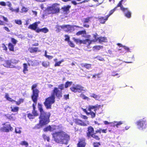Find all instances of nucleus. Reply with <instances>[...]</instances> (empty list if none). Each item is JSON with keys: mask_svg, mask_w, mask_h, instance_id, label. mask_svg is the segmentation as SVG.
I'll use <instances>...</instances> for the list:
<instances>
[{"mask_svg": "<svg viewBox=\"0 0 147 147\" xmlns=\"http://www.w3.org/2000/svg\"><path fill=\"white\" fill-rule=\"evenodd\" d=\"M38 107L40 112L39 117V124L37 125V127L39 128L43 125L47 124L50 122L51 114L50 112H47L44 111L42 104L38 103Z\"/></svg>", "mask_w": 147, "mask_h": 147, "instance_id": "nucleus-1", "label": "nucleus"}, {"mask_svg": "<svg viewBox=\"0 0 147 147\" xmlns=\"http://www.w3.org/2000/svg\"><path fill=\"white\" fill-rule=\"evenodd\" d=\"M54 140L57 143L66 144L70 137L67 133L63 131L55 132L52 134Z\"/></svg>", "mask_w": 147, "mask_h": 147, "instance_id": "nucleus-2", "label": "nucleus"}, {"mask_svg": "<svg viewBox=\"0 0 147 147\" xmlns=\"http://www.w3.org/2000/svg\"><path fill=\"white\" fill-rule=\"evenodd\" d=\"M96 130L94 132V129L91 126H88L87 128V132L86 133V137L88 138H92L97 140H99L100 139L99 136L97 135Z\"/></svg>", "mask_w": 147, "mask_h": 147, "instance_id": "nucleus-3", "label": "nucleus"}, {"mask_svg": "<svg viewBox=\"0 0 147 147\" xmlns=\"http://www.w3.org/2000/svg\"><path fill=\"white\" fill-rule=\"evenodd\" d=\"M37 86L36 84H33L31 86V90H32V93L31 98L33 103H37V101L39 96V94L40 91L36 88Z\"/></svg>", "mask_w": 147, "mask_h": 147, "instance_id": "nucleus-4", "label": "nucleus"}, {"mask_svg": "<svg viewBox=\"0 0 147 147\" xmlns=\"http://www.w3.org/2000/svg\"><path fill=\"white\" fill-rule=\"evenodd\" d=\"M55 102V98L51 95L45 99L44 104L47 109H51L52 105Z\"/></svg>", "mask_w": 147, "mask_h": 147, "instance_id": "nucleus-5", "label": "nucleus"}, {"mask_svg": "<svg viewBox=\"0 0 147 147\" xmlns=\"http://www.w3.org/2000/svg\"><path fill=\"white\" fill-rule=\"evenodd\" d=\"M59 4L55 3L53 4L51 6H49L48 9L49 11H51L53 14L59 13L60 12V9L59 7Z\"/></svg>", "mask_w": 147, "mask_h": 147, "instance_id": "nucleus-6", "label": "nucleus"}, {"mask_svg": "<svg viewBox=\"0 0 147 147\" xmlns=\"http://www.w3.org/2000/svg\"><path fill=\"white\" fill-rule=\"evenodd\" d=\"M138 129H143L146 127V121L144 118L137 121L136 123Z\"/></svg>", "mask_w": 147, "mask_h": 147, "instance_id": "nucleus-7", "label": "nucleus"}, {"mask_svg": "<svg viewBox=\"0 0 147 147\" xmlns=\"http://www.w3.org/2000/svg\"><path fill=\"white\" fill-rule=\"evenodd\" d=\"M51 95L53 96L55 98L56 97L57 98H59L62 96V92L59 90L58 88L55 87L52 90V93Z\"/></svg>", "mask_w": 147, "mask_h": 147, "instance_id": "nucleus-8", "label": "nucleus"}, {"mask_svg": "<svg viewBox=\"0 0 147 147\" xmlns=\"http://www.w3.org/2000/svg\"><path fill=\"white\" fill-rule=\"evenodd\" d=\"M5 97L7 100L10 102H15L16 104L17 105H19L23 103L24 100V99L23 98H20L18 99V101H16L9 97L8 94L7 93L5 94Z\"/></svg>", "mask_w": 147, "mask_h": 147, "instance_id": "nucleus-9", "label": "nucleus"}, {"mask_svg": "<svg viewBox=\"0 0 147 147\" xmlns=\"http://www.w3.org/2000/svg\"><path fill=\"white\" fill-rule=\"evenodd\" d=\"M84 88L80 85L77 84L76 85L72 86L70 88V89L71 91L74 92H81L83 90Z\"/></svg>", "mask_w": 147, "mask_h": 147, "instance_id": "nucleus-10", "label": "nucleus"}, {"mask_svg": "<svg viewBox=\"0 0 147 147\" xmlns=\"http://www.w3.org/2000/svg\"><path fill=\"white\" fill-rule=\"evenodd\" d=\"M18 63L17 60L15 59H11V60H6L5 61V63L3 65L4 66L7 67H10L12 64H15Z\"/></svg>", "mask_w": 147, "mask_h": 147, "instance_id": "nucleus-11", "label": "nucleus"}, {"mask_svg": "<svg viewBox=\"0 0 147 147\" xmlns=\"http://www.w3.org/2000/svg\"><path fill=\"white\" fill-rule=\"evenodd\" d=\"M13 129L12 127L9 124H4V125L1 128L2 131L6 132L12 131Z\"/></svg>", "mask_w": 147, "mask_h": 147, "instance_id": "nucleus-12", "label": "nucleus"}, {"mask_svg": "<svg viewBox=\"0 0 147 147\" xmlns=\"http://www.w3.org/2000/svg\"><path fill=\"white\" fill-rule=\"evenodd\" d=\"M75 122L76 124L82 126H86L89 125L88 121L86 123L84 121L78 119H75Z\"/></svg>", "mask_w": 147, "mask_h": 147, "instance_id": "nucleus-13", "label": "nucleus"}, {"mask_svg": "<svg viewBox=\"0 0 147 147\" xmlns=\"http://www.w3.org/2000/svg\"><path fill=\"white\" fill-rule=\"evenodd\" d=\"M85 140L84 138H82L79 139L77 144V147H85L86 144Z\"/></svg>", "mask_w": 147, "mask_h": 147, "instance_id": "nucleus-14", "label": "nucleus"}, {"mask_svg": "<svg viewBox=\"0 0 147 147\" xmlns=\"http://www.w3.org/2000/svg\"><path fill=\"white\" fill-rule=\"evenodd\" d=\"M102 106L100 105H96L94 106L89 105L88 106V110L90 111H92V110L94 109V111H96L97 110H99Z\"/></svg>", "mask_w": 147, "mask_h": 147, "instance_id": "nucleus-15", "label": "nucleus"}, {"mask_svg": "<svg viewBox=\"0 0 147 147\" xmlns=\"http://www.w3.org/2000/svg\"><path fill=\"white\" fill-rule=\"evenodd\" d=\"M28 50L31 53H36L40 52L41 50H40L38 47H31L29 48Z\"/></svg>", "mask_w": 147, "mask_h": 147, "instance_id": "nucleus-16", "label": "nucleus"}, {"mask_svg": "<svg viewBox=\"0 0 147 147\" xmlns=\"http://www.w3.org/2000/svg\"><path fill=\"white\" fill-rule=\"evenodd\" d=\"M71 8V6L69 5H64L61 7L63 12L65 14H67L70 12L69 9Z\"/></svg>", "mask_w": 147, "mask_h": 147, "instance_id": "nucleus-17", "label": "nucleus"}, {"mask_svg": "<svg viewBox=\"0 0 147 147\" xmlns=\"http://www.w3.org/2000/svg\"><path fill=\"white\" fill-rule=\"evenodd\" d=\"M123 0H121L117 4V6L115 7H116V9L118 7H120V9L123 12H125L127 10L128 8H124L122 5V3L123 1Z\"/></svg>", "mask_w": 147, "mask_h": 147, "instance_id": "nucleus-18", "label": "nucleus"}, {"mask_svg": "<svg viewBox=\"0 0 147 147\" xmlns=\"http://www.w3.org/2000/svg\"><path fill=\"white\" fill-rule=\"evenodd\" d=\"M109 17L107 15L105 16V17H98V19L100 23L102 24H104L105 22L108 20Z\"/></svg>", "mask_w": 147, "mask_h": 147, "instance_id": "nucleus-19", "label": "nucleus"}, {"mask_svg": "<svg viewBox=\"0 0 147 147\" xmlns=\"http://www.w3.org/2000/svg\"><path fill=\"white\" fill-rule=\"evenodd\" d=\"M37 103H33L32 105L33 110L32 111V113L35 116H37L38 115V113L37 110H36V106Z\"/></svg>", "mask_w": 147, "mask_h": 147, "instance_id": "nucleus-20", "label": "nucleus"}, {"mask_svg": "<svg viewBox=\"0 0 147 147\" xmlns=\"http://www.w3.org/2000/svg\"><path fill=\"white\" fill-rule=\"evenodd\" d=\"M93 40H90L89 39H86L82 40V44L84 45H87V48L88 49L90 48V45L92 43Z\"/></svg>", "mask_w": 147, "mask_h": 147, "instance_id": "nucleus-21", "label": "nucleus"}, {"mask_svg": "<svg viewBox=\"0 0 147 147\" xmlns=\"http://www.w3.org/2000/svg\"><path fill=\"white\" fill-rule=\"evenodd\" d=\"M16 114H7L5 115L6 118L10 120L14 121L16 117L15 116Z\"/></svg>", "mask_w": 147, "mask_h": 147, "instance_id": "nucleus-22", "label": "nucleus"}, {"mask_svg": "<svg viewBox=\"0 0 147 147\" xmlns=\"http://www.w3.org/2000/svg\"><path fill=\"white\" fill-rule=\"evenodd\" d=\"M96 40H98L100 43L107 42V38L105 37L100 36Z\"/></svg>", "mask_w": 147, "mask_h": 147, "instance_id": "nucleus-23", "label": "nucleus"}, {"mask_svg": "<svg viewBox=\"0 0 147 147\" xmlns=\"http://www.w3.org/2000/svg\"><path fill=\"white\" fill-rule=\"evenodd\" d=\"M38 25L36 22H35L32 24H30L28 27V28L31 29L35 30L36 29Z\"/></svg>", "mask_w": 147, "mask_h": 147, "instance_id": "nucleus-24", "label": "nucleus"}, {"mask_svg": "<svg viewBox=\"0 0 147 147\" xmlns=\"http://www.w3.org/2000/svg\"><path fill=\"white\" fill-rule=\"evenodd\" d=\"M11 111L13 113H18L19 110V108L17 106L10 107Z\"/></svg>", "mask_w": 147, "mask_h": 147, "instance_id": "nucleus-25", "label": "nucleus"}, {"mask_svg": "<svg viewBox=\"0 0 147 147\" xmlns=\"http://www.w3.org/2000/svg\"><path fill=\"white\" fill-rule=\"evenodd\" d=\"M101 96L97 95L96 94L93 93L90 95V97L94 98L96 100H99Z\"/></svg>", "mask_w": 147, "mask_h": 147, "instance_id": "nucleus-26", "label": "nucleus"}, {"mask_svg": "<svg viewBox=\"0 0 147 147\" xmlns=\"http://www.w3.org/2000/svg\"><path fill=\"white\" fill-rule=\"evenodd\" d=\"M23 72L24 74H26L28 71V67L26 63H24L23 64Z\"/></svg>", "mask_w": 147, "mask_h": 147, "instance_id": "nucleus-27", "label": "nucleus"}, {"mask_svg": "<svg viewBox=\"0 0 147 147\" xmlns=\"http://www.w3.org/2000/svg\"><path fill=\"white\" fill-rule=\"evenodd\" d=\"M81 65L82 67H84L88 69L91 68V64L88 63H82L81 64Z\"/></svg>", "mask_w": 147, "mask_h": 147, "instance_id": "nucleus-28", "label": "nucleus"}, {"mask_svg": "<svg viewBox=\"0 0 147 147\" xmlns=\"http://www.w3.org/2000/svg\"><path fill=\"white\" fill-rule=\"evenodd\" d=\"M8 48L10 51L13 52L14 51V46L11 43H9L8 44Z\"/></svg>", "mask_w": 147, "mask_h": 147, "instance_id": "nucleus-29", "label": "nucleus"}, {"mask_svg": "<svg viewBox=\"0 0 147 147\" xmlns=\"http://www.w3.org/2000/svg\"><path fill=\"white\" fill-rule=\"evenodd\" d=\"M28 65L29 66H34L36 65V63H35V62L34 61H32L31 60H28L27 61Z\"/></svg>", "mask_w": 147, "mask_h": 147, "instance_id": "nucleus-30", "label": "nucleus"}, {"mask_svg": "<svg viewBox=\"0 0 147 147\" xmlns=\"http://www.w3.org/2000/svg\"><path fill=\"white\" fill-rule=\"evenodd\" d=\"M73 40L77 44H82V40H80L78 38H73Z\"/></svg>", "mask_w": 147, "mask_h": 147, "instance_id": "nucleus-31", "label": "nucleus"}, {"mask_svg": "<svg viewBox=\"0 0 147 147\" xmlns=\"http://www.w3.org/2000/svg\"><path fill=\"white\" fill-rule=\"evenodd\" d=\"M86 32L85 30L80 31L77 32L76 35L77 36H79L82 35H86Z\"/></svg>", "mask_w": 147, "mask_h": 147, "instance_id": "nucleus-32", "label": "nucleus"}, {"mask_svg": "<svg viewBox=\"0 0 147 147\" xmlns=\"http://www.w3.org/2000/svg\"><path fill=\"white\" fill-rule=\"evenodd\" d=\"M53 130V129L52 128L51 126L50 125L45 127L44 129V131H52Z\"/></svg>", "mask_w": 147, "mask_h": 147, "instance_id": "nucleus-33", "label": "nucleus"}, {"mask_svg": "<svg viewBox=\"0 0 147 147\" xmlns=\"http://www.w3.org/2000/svg\"><path fill=\"white\" fill-rule=\"evenodd\" d=\"M107 129H102L101 128H99V129H97L96 130V133L100 134L101 132L105 133L107 132Z\"/></svg>", "mask_w": 147, "mask_h": 147, "instance_id": "nucleus-34", "label": "nucleus"}, {"mask_svg": "<svg viewBox=\"0 0 147 147\" xmlns=\"http://www.w3.org/2000/svg\"><path fill=\"white\" fill-rule=\"evenodd\" d=\"M42 65L45 67H47L49 66V63L48 61H44L42 62Z\"/></svg>", "mask_w": 147, "mask_h": 147, "instance_id": "nucleus-35", "label": "nucleus"}, {"mask_svg": "<svg viewBox=\"0 0 147 147\" xmlns=\"http://www.w3.org/2000/svg\"><path fill=\"white\" fill-rule=\"evenodd\" d=\"M125 12H127L124 13L125 16L127 18H130L131 16V14L130 11L128 10V9L127 11H125Z\"/></svg>", "mask_w": 147, "mask_h": 147, "instance_id": "nucleus-36", "label": "nucleus"}, {"mask_svg": "<svg viewBox=\"0 0 147 147\" xmlns=\"http://www.w3.org/2000/svg\"><path fill=\"white\" fill-rule=\"evenodd\" d=\"M103 48V46L101 45H96L93 47L94 50H99L100 49H102Z\"/></svg>", "mask_w": 147, "mask_h": 147, "instance_id": "nucleus-37", "label": "nucleus"}, {"mask_svg": "<svg viewBox=\"0 0 147 147\" xmlns=\"http://www.w3.org/2000/svg\"><path fill=\"white\" fill-rule=\"evenodd\" d=\"M116 7H115L113 9L111 10L109 12V13L108 15H107V16L109 17L114 12V11L117 10Z\"/></svg>", "mask_w": 147, "mask_h": 147, "instance_id": "nucleus-38", "label": "nucleus"}, {"mask_svg": "<svg viewBox=\"0 0 147 147\" xmlns=\"http://www.w3.org/2000/svg\"><path fill=\"white\" fill-rule=\"evenodd\" d=\"M64 61V60L62 59L61 60L55 63L54 64V66L55 67L60 66L61 63Z\"/></svg>", "mask_w": 147, "mask_h": 147, "instance_id": "nucleus-39", "label": "nucleus"}, {"mask_svg": "<svg viewBox=\"0 0 147 147\" xmlns=\"http://www.w3.org/2000/svg\"><path fill=\"white\" fill-rule=\"evenodd\" d=\"M96 111H95V112H93L92 111H90V112H88L89 115H90L91 116V117L92 118H94L96 116Z\"/></svg>", "mask_w": 147, "mask_h": 147, "instance_id": "nucleus-40", "label": "nucleus"}, {"mask_svg": "<svg viewBox=\"0 0 147 147\" xmlns=\"http://www.w3.org/2000/svg\"><path fill=\"white\" fill-rule=\"evenodd\" d=\"M72 82L67 81L65 83V88H67L69 86H70L72 84Z\"/></svg>", "mask_w": 147, "mask_h": 147, "instance_id": "nucleus-41", "label": "nucleus"}, {"mask_svg": "<svg viewBox=\"0 0 147 147\" xmlns=\"http://www.w3.org/2000/svg\"><path fill=\"white\" fill-rule=\"evenodd\" d=\"M27 117L30 119L34 118L35 116L32 113H29L27 114Z\"/></svg>", "mask_w": 147, "mask_h": 147, "instance_id": "nucleus-42", "label": "nucleus"}, {"mask_svg": "<svg viewBox=\"0 0 147 147\" xmlns=\"http://www.w3.org/2000/svg\"><path fill=\"white\" fill-rule=\"evenodd\" d=\"M91 18V17H88L84 19L83 22L84 23L88 22L90 20V19Z\"/></svg>", "mask_w": 147, "mask_h": 147, "instance_id": "nucleus-43", "label": "nucleus"}, {"mask_svg": "<svg viewBox=\"0 0 147 147\" xmlns=\"http://www.w3.org/2000/svg\"><path fill=\"white\" fill-rule=\"evenodd\" d=\"M93 147H99V146L100 145L99 142H94L93 143Z\"/></svg>", "mask_w": 147, "mask_h": 147, "instance_id": "nucleus-44", "label": "nucleus"}, {"mask_svg": "<svg viewBox=\"0 0 147 147\" xmlns=\"http://www.w3.org/2000/svg\"><path fill=\"white\" fill-rule=\"evenodd\" d=\"M69 25H63L62 26H57V28H61L62 29H64L67 28V26H69Z\"/></svg>", "mask_w": 147, "mask_h": 147, "instance_id": "nucleus-45", "label": "nucleus"}, {"mask_svg": "<svg viewBox=\"0 0 147 147\" xmlns=\"http://www.w3.org/2000/svg\"><path fill=\"white\" fill-rule=\"evenodd\" d=\"M64 36L65 38V41H67V42L69 41L70 37L68 35L65 34L64 35Z\"/></svg>", "mask_w": 147, "mask_h": 147, "instance_id": "nucleus-46", "label": "nucleus"}, {"mask_svg": "<svg viewBox=\"0 0 147 147\" xmlns=\"http://www.w3.org/2000/svg\"><path fill=\"white\" fill-rule=\"evenodd\" d=\"M15 22L16 23L19 25H21L22 24V22L20 20H15Z\"/></svg>", "mask_w": 147, "mask_h": 147, "instance_id": "nucleus-47", "label": "nucleus"}, {"mask_svg": "<svg viewBox=\"0 0 147 147\" xmlns=\"http://www.w3.org/2000/svg\"><path fill=\"white\" fill-rule=\"evenodd\" d=\"M42 136L43 138L45 140H47L48 142H49L50 138L49 137L47 136L45 134L43 135Z\"/></svg>", "mask_w": 147, "mask_h": 147, "instance_id": "nucleus-48", "label": "nucleus"}, {"mask_svg": "<svg viewBox=\"0 0 147 147\" xmlns=\"http://www.w3.org/2000/svg\"><path fill=\"white\" fill-rule=\"evenodd\" d=\"M115 123H116V127L117 128L119 126L123 124V122L122 121H116V122Z\"/></svg>", "mask_w": 147, "mask_h": 147, "instance_id": "nucleus-49", "label": "nucleus"}, {"mask_svg": "<svg viewBox=\"0 0 147 147\" xmlns=\"http://www.w3.org/2000/svg\"><path fill=\"white\" fill-rule=\"evenodd\" d=\"M21 11L22 13H26L27 12L28 9L27 8L23 7L21 9Z\"/></svg>", "mask_w": 147, "mask_h": 147, "instance_id": "nucleus-50", "label": "nucleus"}, {"mask_svg": "<svg viewBox=\"0 0 147 147\" xmlns=\"http://www.w3.org/2000/svg\"><path fill=\"white\" fill-rule=\"evenodd\" d=\"M69 45L71 47L74 48L75 47V45L74 43L71 41L69 40V41L67 42Z\"/></svg>", "mask_w": 147, "mask_h": 147, "instance_id": "nucleus-51", "label": "nucleus"}, {"mask_svg": "<svg viewBox=\"0 0 147 147\" xmlns=\"http://www.w3.org/2000/svg\"><path fill=\"white\" fill-rule=\"evenodd\" d=\"M49 31V30L46 28H42V32L46 33Z\"/></svg>", "mask_w": 147, "mask_h": 147, "instance_id": "nucleus-52", "label": "nucleus"}, {"mask_svg": "<svg viewBox=\"0 0 147 147\" xmlns=\"http://www.w3.org/2000/svg\"><path fill=\"white\" fill-rule=\"evenodd\" d=\"M64 88V85L63 84H61L58 86V89L60 90V91H62Z\"/></svg>", "mask_w": 147, "mask_h": 147, "instance_id": "nucleus-53", "label": "nucleus"}, {"mask_svg": "<svg viewBox=\"0 0 147 147\" xmlns=\"http://www.w3.org/2000/svg\"><path fill=\"white\" fill-rule=\"evenodd\" d=\"M21 145H25L26 147L28 146V143L26 141H23L21 142Z\"/></svg>", "mask_w": 147, "mask_h": 147, "instance_id": "nucleus-54", "label": "nucleus"}, {"mask_svg": "<svg viewBox=\"0 0 147 147\" xmlns=\"http://www.w3.org/2000/svg\"><path fill=\"white\" fill-rule=\"evenodd\" d=\"M11 42L14 45H16L17 42L16 40L13 38H11Z\"/></svg>", "mask_w": 147, "mask_h": 147, "instance_id": "nucleus-55", "label": "nucleus"}, {"mask_svg": "<svg viewBox=\"0 0 147 147\" xmlns=\"http://www.w3.org/2000/svg\"><path fill=\"white\" fill-rule=\"evenodd\" d=\"M2 47L3 48V50H4V51H7V48L4 44H2Z\"/></svg>", "mask_w": 147, "mask_h": 147, "instance_id": "nucleus-56", "label": "nucleus"}, {"mask_svg": "<svg viewBox=\"0 0 147 147\" xmlns=\"http://www.w3.org/2000/svg\"><path fill=\"white\" fill-rule=\"evenodd\" d=\"M116 122V121H114L113 122H111V123L112 124L111 125V126L113 127H115L116 126V123H115Z\"/></svg>", "mask_w": 147, "mask_h": 147, "instance_id": "nucleus-57", "label": "nucleus"}, {"mask_svg": "<svg viewBox=\"0 0 147 147\" xmlns=\"http://www.w3.org/2000/svg\"><path fill=\"white\" fill-rule=\"evenodd\" d=\"M1 18H2L3 20L5 22H8V20L7 19V18L5 17L4 16H1Z\"/></svg>", "mask_w": 147, "mask_h": 147, "instance_id": "nucleus-58", "label": "nucleus"}, {"mask_svg": "<svg viewBox=\"0 0 147 147\" xmlns=\"http://www.w3.org/2000/svg\"><path fill=\"white\" fill-rule=\"evenodd\" d=\"M123 47L128 52L129 51V48L128 47L125 46H123Z\"/></svg>", "mask_w": 147, "mask_h": 147, "instance_id": "nucleus-59", "label": "nucleus"}, {"mask_svg": "<svg viewBox=\"0 0 147 147\" xmlns=\"http://www.w3.org/2000/svg\"><path fill=\"white\" fill-rule=\"evenodd\" d=\"M64 97L65 99L67 100L69 99V94H67L66 95H64Z\"/></svg>", "mask_w": 147, "mask_h": 147, "instance_id": "nucleus-60", "label": "nucleus"}, {"mask_svg": "<svg viewBox=\"0 0 147 147\" xmlns=\"http://www.w3.org/2000/svg\"><path fill=\"white\" fill-rule=\"evenodd\" d=\"M0 5L2 6H5L6 5V3L4 1L0 2Z\"/></svg>", "mask_w": 147, "mask_h": 147, "instance_id": "nucleus-61", "label": "nucleus"}, {"mask_svg": "<svg viewBox=\"0 0 147 147\" xmlns=\"http://www.w3.org/2000/svg\"><path fill=\"white\" fill-rule=\"evenodd\" d=\"M82 110L84 112H85L87 115H89V113H88V112L87 111L86 109H83V108H82Z\"/></svg>", "mask_w": 147, "mask_h": 147, "instance_id": "nucleus-62", "label": "nucleus"}, {"mask_svg": "<svg viewBox=\"0 0 147 147\" xmlns=\"http://www.w3.org/2000/svg\"><path fill=\"white\" fill-rule=\"evenodd\" d=\"M3 28L7 32H9L10 31L9 29L7 27H6V26L4 27H3Z\"/></svg>", "mask_w": 147, "mask_h": 147, "instance_id": "nucleus-63", "label": "nucleus"}, {"mask_svg": "<svg viewBox=\"0 0 147 147\" xmlns=\"http://www.w3.org/2000/svg\"><path fill=\"white\" fill-rule=\"evenodd\" d=\"M48 58V59H51L52 58H53V57L52 56L49 55H47V56L46 57Z\"/></svg>", "mask_w": 147, "mask_h": 147, "instance_id": "nucleus-64", "label": "nucleus"}]
</instances>
